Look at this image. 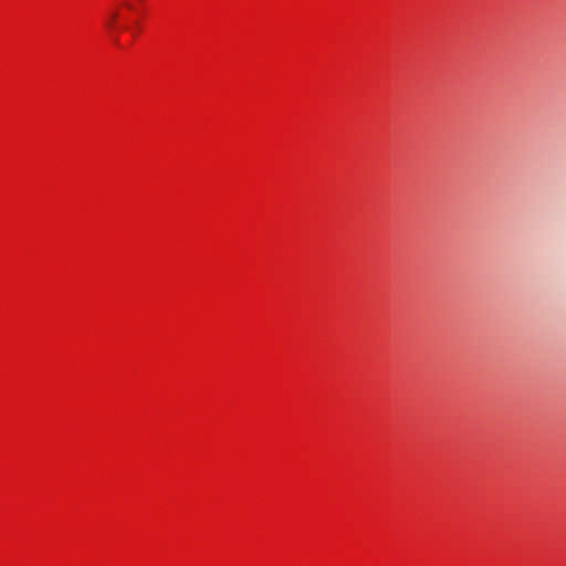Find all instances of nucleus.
I'll return each instance as SVG.
<instances>
[{
	"label": "nucleus",
	"instance_id": "nucleus-1",
	"mask_svg": "<svg viewBox=\"0 0 566 566\" xmlns=\"http://www.w3.org/2000/svg\"><path fill=\"white\" fill-rule=\"evenodd\" d=\"M118 13L116 11L109 14V19L106 21V28L113 29L115 27V20L117 19Z\"/></svg>",
	"mask_w": 566,
	"mask_h": 566
}]
</instances>
